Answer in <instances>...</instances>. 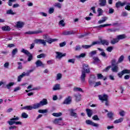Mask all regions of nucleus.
Listing matches in <instances>:
<instances>
[{"label": "nucleus", "mask_w": 130, "mask_h": 130, "mask_svg": "<svg viewBox=\"0 0 130 130\" xmlns=\"http://www.w3.org/2000/svg\"><path fill=\"white\" fill-rule=\"evenodd\" d=\"M89 73H90V68H89V65H88V64L83 63L82 64L81 75L80 77L81 83H86V74H89Z\"/></svg>", "instance_id": "1"}, {"label": "nucleus", "mask_w": 130, "mask_h": 130, "mask_svg": "<svg viewBox=\"0 0 130 130\" xmlns=\"http://www.w3.org/2000/svg\"><path fill=\"white\" fill-rule=\"evenodd\" d=\"M126 38V36L125 35H121L117 36L116 38H114L111 40V44H116V43H118L119 42V40H121V39H124Z\"/></svg>", "instance_id": "2"}, {"label": "nucleus", "mask_w": 130, "mask_h": 130, "mask_svg": "<svg viewBox=\"0 0 130 130\" xmlns=\"http://www.w3.org/2000/svg\"><path fill=\"white\" fill-rule=\"evenodd\" d=\"M48 104L47 100L44 99L42 101L40 102V103H38L35 104V108H39V107H41V106H44V105H47Z\"/></svg>", "instance_id": "3"}, {"label": "nucleus", "mask_w": 130, "mask_h": 130, "mask_svg": "<svg viewBox=\"0 0 130 130\" xmlns=\"http://www.w3.org/2000/svg\"><path fill=\"white\" fill-rule=\"evenodd\" d=\"M21 52L22 53H24V54H26L28 56L27 58L28 61H31L33 59V56H32V54L29 52L28 50H25V49H21Z\"/></svg>", "instance_id": "4"}, {"label": "nucleus", "mask_w": 130, "mask_h": 130, "mask_svg": "<svg viewBox=\"0 0 130 130\" xmlns=\"http://www.w3.org/2000/svg\"><path fill=\"white\" fill-rule=\"evenodd\" d=\"M96 82V76L95 75H91L88 80L89 86H93Z\"/></svg>", "instance_id": "5"}, {"label": "nucleus", "mask_w": 130, "mask_h": 130, "mask_svg": "<svg viewBox=\"0 0 130 130\" xmlns=\"http://www.w3.org/2000/svg\"><path fill=\"white\" fill-rule=\"evenodd\" d=\"M56 53V56L55 58L56 59H61L62 57L64 56H66L67 55V53H62V52H55Z\"/></svg>", "instance_id": "6"}, {"label": "nucleus", "mask_w": 130, "mask_h": 130, "mask_svg": "<svg viewBox=\"0 0 130 130\" xmlns=\"http://www.w3.org/2000/svg\"><path fill=\"white\" fill-rule=\"evenodd\" d=\"M62 118H56L53 121L54 124H58V125H64V124L61 122Z\"/></svg>", "instance_id": "7"}, {"label": "nucleus", "mask_w": 130, "mask_h": 130, "mask_svg": "<svg viewBox=\"0 0 130 130\" xmlns=\"http://www.w3.org/2000/svg\"><path fill=\"white\" fill-rule=\"evenodd\" d=\"M85 122L86 124H88L89 125H92V126H94L95 127H99V124L96 123L91 120H86Z\"/></svg>", "instance_id": "8"}, {"label": "nucleus", "mask_w": 130, "mask_h": 130, "mask_svg": "<svg viewBox=\"0 0 130 130\" xmlns=\"http://www.w3.org/2000/svg\"><path fill=\"white\" fill-rule=\"evenodd\" d=\"M72 98L71 96H69L65 99L64 100L63 104H66V105H69L72 103Z\"/></svg>", "instance_id": "9"}, {"label": "nucleus", "mask_w": 130, "mask_h": 130, "mask_svg": "<svg viewBox=\"0 0 130 130\" xmlns=\"http://www.w3.org/2000/svg\"><path fill=\"white\" fill-rule=\"evenodd\" d=\"M99 99L101 101H107L108 100V95L105 94L99 95Z\"/></svg>", "instance_id": "10"}, {"label": "nucleus", "mask_w": 130, "mask_h": 130, "mask_svg": "<svg viewBox=\"0 0 130 130\" xmlns=\"http://www.w3.org/2000/svg\"><path fill=\"white\" fill-rule=\"evenodd\" d=\"M35 43L37 44H43L44 46H46V41L42 39H36L35 41Z\"/></svg>", "instance_id": "11"}, {"label": "nucleus", "mask_w": 130, "mask_h": 130, "mask_svg": "<svg viewBox=\"0 0 130 130\" xmlns=\"http://www.w3.org/2000/svg\"><path fill=\"white\" fill-rule=\"evenodd\" d=\"M42 33V30L41 29H39L36 31H29L25 33V34H28L29 35H32L34 34H39Z\"/></svg>", "instance_id": "12"}, {"label": "nucleus", "mask_w": 130, "mask_h": 130, "mask_svg": "<svg viewBox=\"0 0 130 130\" xmlns=\"http://www.w3.org/2000/svg\"><path fill=\"white\" fill-rule=\"evenodd\" d=\"M35 63L37 68H39V67L45 68V64L43 63V62H42V61L40 60H38Z\"/></svg>", "instance_id": "13"}, {"label": "nucleus", "mask_w": 130, "mask_h": 130, "mask_svg": "<svg viewBox=\"0 0 130 130\" xmlns=\"http://www.w3.org/2000/svg\"><path fill=\"white\" fill-rule=\"evenodd\" d=\"M76 33V31H74V30H70V31H68V30H65L63 31L62 33V35H73V34H75Z\"/></svg>", "instance_id": "14"}, {"label": "nucleus", "mask_w": 130, "mask_h": 130, "mask_svg": "<svg viewBox=\"0 0 130 130\" xmlns=\"http://www.w3.org/2000/svg\"><path fill=\"white\" fill-rule=\"evenodd\" d=\"M35 104L32 106H27L25 107H23L22 109H25V110H32V109H37V108H35Z\"/></svg>", "instance_id": "15"}, {"label": "nucleus", "mask_w": 130, "mask_h": 130, "mask_svg": "<svg viewBox=\"0 0 130 130\" xmlns=\"http://www.w3.org/2000/svg\"><path fill=\"white\" fill-rule=\"evenodd\" d=\"M57 39H51L50 38H47L46 40V42H47V43H49V44H51L53 42H55L57 41Z\"/></svg>", "instance_id": "16"}, {"label": "nucleus", "mask_w": 130, "mask_h": 130, "mask_svg": "<svg viewBox=\"0 0 130 130\" xmlns=\"http://www.w3.org/2000/svg\"><path fill=\"white\" fill-rule=\"evenodd\" d=\"M126 5V2H124L123 3H121V2H118L116 3V8H119V7H123V6H125Z\"/></svg>", "instance_id": "17"}, {"label": "nucleus", "mask_w": 130, "mask_h": 130, "mask_svg": "<svg viewBox=\"0 0 130 130\" xmlns=\"http://www.w3.org/2000/svg\"><path fill=\"white\" fill-rule=\"evenodd\" d=\"M112 68L111 69V71L113 73H117L118 72V65L116 64L114 66H112Z\"/></svg>", "instance_id": "18"}, {"label": "nucleus", "mask_w": 130, "mask_h": 130, "mask_svg": "<svg viewBox=\"0 0 130 130\" xmlns=\"http://www.w3.org/2000/svg\"><path fill=\"white\" fill-rule=\"evenodd\" d=\"M24 25H25V23L22 21H18L16 23L17 28H23V27H24Z\"/></svg>", "instance_id": "19"}, {"label": "nucleus", "mask_w": 130, "mask_h": 130, "mask_svg": "<svg viewBox=\"0 0 130 130\" xmlns=\"http://www.w3.org/2000/svg\"><path fill=\"white\" fill-rule=\"evenodd\" d=\"M69 111H70L71 116H73L74 118H76V117H78V114L74 112V110L71 109L69 110Z\"/></svg>", "instance_id": "20"}, {"label": "nucleus", "mask_w": 130, "mask_h": 130, "mask_svg": "<svg viewBox=\"0 0 130 130\" xmlns=\"http://www.w3.org/2000/svg\"><path fill=\"white\" fill-rule=\"evenodd\" d=\"M57 90H60V84H55L53 87V91H57Z\"/></svg>", "instance_id": "21"}, {"label": "nucleus", "mask_w": 130, "mask_h": 130, "mask_svg": "<svg viewBox=\"0 0 130 130\" xmlns=\"http://www.w3.org/2000/svg\"><path fill=\"white\" fill-rule=\"evenodd\" d=\"M124 60V55H121L118 59L117 63H121Z\"/></svg>", "instance_id": "22"}, {"label": "nucleus", "mask_w": 130, "mask_h": 130, "mask_svg": "<svg viewBox=\"0 0 130 130\" xmlns=\"http://www.w3.org/2000/svg\"><path fill=\"white\" fill-rule=\"evenodd\" d=\"M99 5L101 7H105L106 6V0H99Z\"/></svg>", "instance_id": "23"}, {"label": "nucleus", "mask_w": 130, "mask_h": 130, "mask_svg": "<svg viewBox=\"0 0 130 130\" xmlns=\"http://www.w3.org/2000/svg\"><path fill=\"white\" fill-rule=\"evenodd\" d=\"M86 112L88 117H91L93 114V111L90 109H86Z\"/></svg>", "instance_id": "24"}, {"label": "nucleus", "mask_w": 130, "mask_h": 130, "mask_svg": "<svg viewBox=\"0 0 130 130\" xmlns=\"http://www.w3.org/2000/svg\"><path fill=\"white\" fill-rule=\"evenodd\" d=\"M6 14H7V15H16V13L15 12H14V11H13V10L9 9L6 11Z\"/></svg>", "instance_id": "25"}, {"label": "nucleus", "mask_w": 130, "mask_h": 130, "mask_svg": "<svg viewBox=\"0 0 130 130\" xmlns=\"http://www.w3.org/2000/svg\"><path fill=\"white\" fill-rule=\"evenodd\" d=\"M100 43H101L103 45H109V42H108L107 40H101Z\"/></svg>", "instance_id": "26"}, {"label": "nucleus", "mask_w": 130, "mask_h": 130, "mask_svg": "<svg viewBox=\"0 0 130 130\" xmlns=\"http://www.w3.org/2000/svg\"><path fill=\"white\" fill-rule=\"evenodd\" d=\"M2 29L3 31H10L11 30V27L9 26H4L2 27Z\"/></svg>", "instance_id": "27"}, {"label": "nucleus", "mask_w": 130, "mask_h": 130, "mask_svg": "<svg viewBox=\"0 0 130 130\" xmlns=\"http://www.w3.org/2000/svg\"><path fill=\"white\" fill-rule=\"evenodd\" d=\"M102 20L99 21V24H103V23H104L108 19V18L104 16L102 17Z\"/></svg>", "instance_id": "28"}, {"label": "nucleus", "mask_w": 130, "mask_h": 130, "mask_svg": "<svg viewBox=\"0 0 130 130\" xmlns=\"http://www.w3.org/2000/svg\"><path fill=\"white\" fill-rule=\"evenodd\" d=\"M85 56H86V53H82L79 55H76L75 57H76V58L80 59V58H84V57H85Z\"/></svg>", "instance_id": "29"}, {"label": "nucleus", "mask_w": 130, "mask_h": 130, "mask_svg": "<svg viewBox=\"0 0 130 130\" xmlns=\"http://www.w3.org/2000/svg\"><path fill=\"white\" fill-rule=\"evenodd\" d=\"M73 91L74 92H83V89L80 87H74Z\"/></svg>", "instance_id": "30"}, {"label": "nucleus", "mask_w": 130, "mask_h": 130, "mask_svg": "<svg viewBox=\"0 0 130 130\" xmlns=\"http://www.w3.org/2000/svg\"><path fill=\"white\" fill-rule=\"evenodd\" d=\"M97 77L99 80H102L103 79L104 81H105L106 80V77L104 78V76L102 75L101 74H99L97 75Z\"/></svg>", "instance_id": "31"}, {"label": "nucleus", "mask_w": 130, "mask_h": 130, "mask_svg": "<svg viewBox=\"0 0 130 130\" xmlns=\"http://www.w3.org/2000/svg\"><path fill=\"white\" fill-rule=\"evenodd\" d=\"M61 78H62V74L61 73L57 74L56 76V81H59V80L61 79Z\"/></svg>", "instance_id": "32"}, {"label": "nucleus", "mask_w": 130, "mask_h": 130, "mask_svg": "<svg viewBox=\"0 0 130 130\" xmlns=\"http://www.w3.org/2000/svg\"><path fill=\"white\" fill-rule=\"evenodd\" d=\"M52 115L53 116H55V117H59V116H61V115H62V113H53L52 114Z\"/></svg>", "instance_id": "33"}, {"label": "nucleus", "mask_w": 130, "mask_h": 130, "mask_svg": "<svg viewBox=\"0 0 130 130\" xmlns=\"http://www.w3.org/2000/svg\"><path fill=\"white\" fill-rule=\"evenodd\" d=\"M123 121V118L121 117L118 119L115 120L114 121V123L116 124V123H120V122H122Z\"/></svg>", "instance_id": "34"}, {"label": "nucleus", "mask_w": 130, "mask_h": 130, "mask_svg": "<svg viewBox=\"0 0 130 130\" xmlns=\"http://www.w3.org/2000/svg\"><path fill=\"white\" fill-rule=\"evenodd\" d=\"M74 97L76 101H80L81 100V94L79 93L74 94Z\"/></svg>", "instance_id": "35"}, {"label": "nucleus", "mask_w": 130, "mask_h": 130, "mask_svg": "<svg viewBox=\"0 0 130 130\" xmlns=\"http://www.w3.org/2000/svg\"><path fill=\"white\" fill-rule=\"evenodd\" d=\"M107 115L109 118H110V119H112L113 118V115H114V114L112 112H110L109 113H108Z\"/></svg>", "instance_id": "36"}, {"label": "nucleus", "mask_w": 130, "mask_h": 130, "mask_svg": "<svg viewBox=\"0 0 130 130\" xmlns=\"http://www.w3.org/2000/svg\"><path fill=\"white\" fill-rule=\"evenodd\" d=\"M14 85H15L14 82H10L8 84L6 85V87L7 89H11V87H12V86H14Z\"/></svg>", "instance_id": "37"}, {"label": "nucleus", "mask_w": 130, "mask_h": 130, "mask_svg": "<svg viewBox=\"0 0 130 130\" xmlns=\"http://www.w3.org/2000/svg\"><path fill=\"white\" fill-rule=\"evenodd\" d=\"M98 13H99L98 17H100V16H102L103 14V10L101 8H98Z\"/></svg>", "instance_id": "38"}, {"label": "nucleus", "mask_w": 130, "mask_h": 130, "mask_svg": "<svg viewBox=\"0 0 130 130\" xmlns=\"http://www.w3.org/2000/svg\"><path fill=\"white\" fill-rule=\"evenodd\" d=\"M16 53H18V48H15L12 50V56H15Z\"/></svg>", "instance_id": "39"}, {"label": "nucleus", "mask_w": 130, "mask_h": 130, "mask_svg": "<svg viewBox=\"0 0 130 130\" xmlns=\"http://www.w3.org/2000/svg\"><path fill=\"white\" fill-rule=\"evenodd\" d=\"M101 85H102V83H101V81L96 82L93 84V87L95 88L96 87H98L99 86H101Z\"/></svg>", "instance_id": "40"}, {"label": "nucleus", "mask_w": 130, "mask_h": 130, "mask_svg": "<svg viewBox=\"0 0 130 130\" xmlns=\"http://www.w3.org/2000/svg\"><path fill=\"white\" fill-rule=\"evenodd\" d=\"M61 3H56L54 4V7H56V8H58V9H61Z\"/></svg>", "instance_id": "41"}, {"label": "nucleus", "mask_w": 130, "mask_h": 130, "mask_svg": "<svg viewBox=\"0 0 130 130\" xmlns=\"http://www.w3.org/2000/svg\"><path fill=\"white\" fill-rule=\"evenodd\" d=\"M16 1L17 0H8V6H9V7H12V6H13V3H15Z\"/></svg>", "instance_id": "42"}, {"label": "nucleus", "mask_w": 130, "mask_h": 130, "mask_svg": "<svg viewBox=\"0 0 130 130\" xmlns=\"http://www.w3.org/2000/svg\"><path fill=\"white\" fill-rule=\"evenodd\" d=\"M82 47L84 49H88V48H90V47H92V45H83L82 46Z\"/></svg>", "instance_id": "43"}, {"label": "nucleus", "mask_w": 130, "mask_h": 130, "mask_svg": "<svg viewBox=\"0 0 130 130\" xmlns=\"http://www.w3.org/2000/svg\"><path fill=\"white\" fill-rule=\"evenodd\" d=\"M59 25L61 26L62 27H64L66 26V23H64V20H61L59 22Z\"/></svg>", "instance_id": "44"}, {"label": "nucleus", "mask_w": 130, "mask_h": 130, "mask_svg": "<svg viewBox=\"0 0 130 130\" xmlns=\"http://www.w3.org/2000/svg\"><path fill=\"white\" fill-rule=\"evenodd\" d=\"M107 26H112L111 24H101L98 26V28H102L104 27H107Z\"/></svg>", "instance_id": "45"}, {"label": "nucleus", "mask_w": 130, "mask_h": 130, "mask_svg": "<svg viewBox=\"0 0 130 130\" xmlns=\"http://www.w3.org/2000/svg\"><path fill=\"white\" fill-rule=\"evenodd\" d=\"M23 78H24V75H23V73L19 75L18 77V78H17V82H21L22 79H23Z\"/></svg>", "instance_id": "46"}, {"label": "nucleus", "mask_w": 130, "mask_h": 130, "mask_svg": "<svg viewBox=\"0 0 130 130\" xmlns=\"http://www.w3.org/2000/svg\"><path fill=\"white\" fill-rule=\"evenodd\" d=\"M96 53H97V51L96 50L92 51L89 53V56L92 57L93 56V55H95V54H96Z\"/></svg>", "instance_id": "47"}, {"label": "nucleus", "mask_w": 130, "mask_h": 130, "mask_svg": "<svg viewBox=\"0 0 130 130\" xmlns=\"http://www.w3.org/2000/svg\"><path fill=\"white\" fill-rule=\"evenodd\" d=\"M45 56H46V55L45 54L42 53L37 56V58H42L45 57Z\"/></svg>", "instance_id": "48"}, {"label": "nucleus", "mask_w": 130, "mask_h": 130, "mask_svg": "<svg viewBox=\"0 0 130 130\" xmlns=\"http://www.w3.org/2000/svg\"><path fill=\"white\" fill-rule=\"evenodd\" d=\"M21 117L22 118H28V115L27 113L23 112L21 114Z\"/></svg>", "instance_id": "49"}, {"label": "nucleus", "mask_w": 130, "mask_h": 130, "mask_svg": "<svg viewBox=\"0 0 130 130\" xmlns=\"http://www.w3.org/2000/svg\"><path fill=\"white\" fill-rule=\"evenodd\" d=\"M119 114H120V116L123 117L124 115H125V112L123 110H121L119 112Z\"/></svg>", "instance_id": "50"}, {"label": "nucleus", "mask_w": 130, "mask_h": 130, "mask_svg": "<svg viewBox=\"0 0 130 130\" xmlns=\"http://www.w3.org/2000/svg\"><path fill=\"white\" fill-rule=\"evenodd\" d=\"M38 112L39 113H47L48 111L47 110H39Z\"/></svg>", "instance_id": "51"}, {"label": "nucleus", "mask_w": 130, "mask_h": 130, "mask_svg": "<svg viewBox=\"0 0 130 130\" xmlns=\"http://www.w3.org/2000/svg\"><path fill=\"white\" fill-rule=\"evenodd\" d=\"M7 123L9 124V125H13V124H15V121L14 120H11L10 119V120L8 121Z\"/></svg>", "instance_id": "52"}, {"label": "nucleus", "mask_w": 130, "mask_h": 130, "mask_svg": "<svg viewBox=\"0 0 130 130\" xmlns=\"http://www.w3.org/2000/svg\"><path fill=\"white\" fill-rule=\"evenodd\" d=\"M126 5H127L125 7V10H127V11H130V4L126 3Z\"/></svg>", "instance_id": "53"}, {"label": "nucleus", "mask_w": 130, "mask_h": 130, "mask_svg": "<svg viewBox=\"0 0 130 130\" xmlns=\"http://www.w3.org/2000/svg\"><path fill=\"white\" fill-rule=\"evenodd\" d=\"M54 8L52 7L49 9V11H48L49 14H52L54 13Z\"/></svg>", "instance_id": "54"}, {"label": "nucleus", "mask_w": 130, "mask_h": 130, "mask_svg": "<svg viewBox=\"0 0 130 130\" xmlns=\"http://www.w3.org/2000/svg\"><path fill=\"white\" fill-rule=\"evenodd\" d=\"M75 61H76V59L75 58L70 59L68 60V62H70L73 64L75 63Z\"/></svg>", "instance_id": "55"}, {"label": "nucleus", "mask_w": 130, "mask_h": 130, "mask_svg": "<svg viewBox=\"0 0 130 130\" xmlns=\"http://www.w3.org/2000/svg\"><path fill=\"white\" fill-rule=\"evenodd\" d=\"M122 73L124 75V74H130V70H123L122 71Z\"/></svg>", "instance_id": "56"}, {"label": "nucleus", "mask_w": 130, "mask_h": 130, "mask_svg": "<svg viewBox=\"0 0 130 130\" xmlns=\"http://www.w3.org/2000/svg\"><path fill=\"white\" fill-rule=\"evenodd\" d=\"M113 50V47H108L107 48V50L108 51V52H111L112 50Z\"/></svg>", "instance_id": "57"}, {"label": "nucleus", "mask_w": 130, "mask_h": 130, "mask_svg": "<svg viewBox=\"0 0 130 130\" xmlns=\"http://www.w3.org/2000/svg\"><path fill=\"white\" fill-rule=\"evenodd\" d=\"M17 64H18V70H22L23 67L22 66V63L18 62H17Z\"/></svg>", "instance_id": "58"}, {"label": "nucleus", "mask_w": 130, "mask_h": 130, "mask_svg": "<svg viewBox=\"0 0 130 130\" xmlns=\"http://www.w3.org/2000/svg\"><path fill=\"white\" fill-rule=\"evenodd\" d=\"M101 55H102V56H103V57H105L106 58H107L108 57L106 53H105L104 51H103L101 53Z\"/></svg>", "instance_id": "59"}, {"label": "nucleus", "mask_w": 130, "mask_h": 130, "mask_svg": "<svg viewBox=\"0 0 130 130\" xmlns=\"http://www.w3.org/2000/svg\"><path fill=\"white\" fill-rule=\"evenodd\" d=\"M22 75H23V77H25V76H28L30 75V73H29V71H27L26 73L23 72Z\"/></svg>", "instance_id": "60"}, {"label": "nucleus", "mask_w": 130, "mask_h": 130, "mask_svg": "<svg viewBox=\"0 0 130 130\" xmlns=\"http://www.w3.org/2000/svg\"><path fill=\"white\" fill-rule=\"evenodd\" d=\"M66 44H67V43H66V42H63L59 44V46L60 47H63V46H66Z\"/></svg>", "instance_id": "61"}, {"label": "nucleus", "mask_w": 130, "mask_h": 130, "mask_svg": "<svg viewBox=\"0 0 130 130\" xmlns=\"http://www.w3.org/2000/svg\"><path fill=\"white\" fill-rule=\"evenodd\" d=\"M92 119H93V120H99L100 119L99 118H98V116L97 115H94L92 117Z\"/></svg>", "instance_id": "62"}, {"label": "nucleus", "mask_w": 130, "mask_h": 130, "mask_svg": "<svg viewBox=\"0 0 130 130\" xmlns=\"http://www.w3.org/2000/svg\"><path fill=\"white\" fill-rule=\"evenodd\" d=\"M19 118H18V117H16V116H14V118H12L11 119V120H13L14 121V120H19Z\"/></svg>", "instance_id": "63"}, {"label": "nucleus", "mask_w": 130, "mask_h": 130, "mask_svg": "<svg viewBox=\"0 0 130 130\" xmlns=\"http://www.w3.org/2000/svg\"><path fill=\"white\" fill-rule=\"evenodd\" d=\"M123 73H122V71H121V72L118 73V76L119 78H122V76H123Z\"/></svg>", "instance_id": "64"}]
</instances>
